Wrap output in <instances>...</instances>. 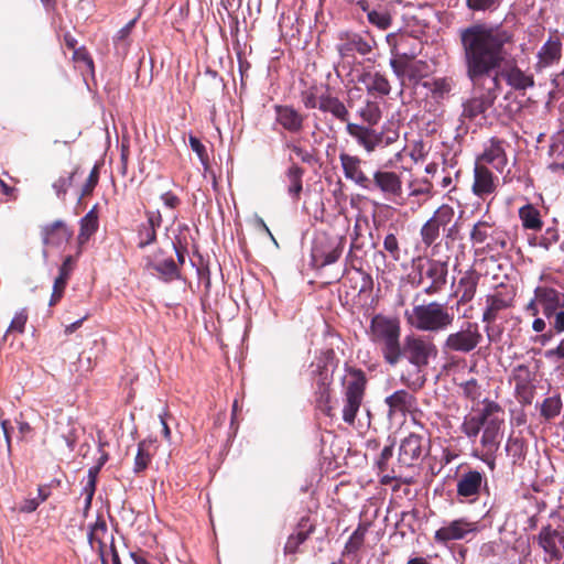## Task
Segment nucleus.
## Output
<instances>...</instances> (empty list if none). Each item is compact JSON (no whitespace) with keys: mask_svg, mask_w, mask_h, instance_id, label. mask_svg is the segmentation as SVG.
I'll use <instances>...</instances> for the list:
<instances>
[{"mask_svg":"<svg viewBox=\"0 0 564 564\" xmlns=\"http://www.w3.org/2000/svg\"><path fill=\"white\" fill-rule=\"evenodd\" d=\"M462 62L465 75L474 88L482 87L487 79L494 86L502 80L516 91H525L535 85L534 76L522 70L516 59H508L507 46L513 41L511 32L499 24L471 23L458 30Z\"/></svg>","mask_w":564,"mask_h":564,"instance_id":"1","label":"nucleus"},{"mask_svg":"<svg viewBox=\"0 0 564 564\" xmlns=\"http://www.w3.org/2000/svg\"><path fill=\"white\" fill-rule=\"evenodd\" d=\"M505 420L500 406L488 402L478 414L466 419L462 424V432L467 438L474 441L481 432L479 447L474 456L484 462L492 471L496 468L497 452L503 436Z\"/></svg>","mask_w":564,"mask_h":564,"instance_id":"2","label":"nucleus"},{"mask_svg":"<svg viewBox=\"0 0 564 564\" xmlns=\"http://www.w3.org/2000/svg\"><path fill=\"white\" fill-rule=\"evenodd\" d=\"M370 340L380 348L383 360L395 366L401 360V326L395 317L377 314L369 326Z\"/></svg>","mask_w":564,"mask_h":564,"instance_id":"3","label":"nucleus"},{"mask_svg":"<svg viewBox=\"0 0 564 564\" xmlns=\"http://www.w3.org/2000/svg\"><path fill=\"white\" fill-rule=\"evenodd\" d=\"M406 322L417 330L437 333L449 328L455 315L445 303L432 301L404 313Z\"/></svg>","mask_w":564,"mask_h":564,"instance_id":"4","label":"nucleus"},{"mask_svg":"<svg viewBox=\"0 0 564 564\" xmlns=\"http://www.w3.org/2000/svg\"><path fill=\"white\" fill-rule=\"evenodd\" d=\"M367 379L360 369L348 368L343 379L344 405L343 420L352 425L357 413L362 404Z\"/></svg>","mask_w":564,"mask_h":564,"instance_id":"5","label":"nucleus"},{"mask_svg":"<svg viewBox=\"0 0 564 564\" xmlns=\"http://www.w3.org/2000/svg\"><path fill=\"white\" fill-rule=\"evenodd\" d=\"M480 327L476 322H464L459 329L451 332L442 343V351L445 355L471 354L482 341Z\"/></svg>","mask_w":564,"mask_h":564,"instance_id":"6","label":"nucleus"},{"mask_svg":"<svg viewBox=\"0 0 564 564\" xmlns=\"http://www.w3.org/2000/svg\"><path fill=\"white\" fill-rule=\"evenodd\" d=\"M437 356V348L433 340L423 335H408L401 344V358L405 357L408 361L417 369L425 368L431 358Z\"/></svg>","mask_w":564,"mask_h":564,"instance_id":"7","label":"nucleus"},{"mask_svg":"<svg viewBox=\"0 0 564 564\" xmlns=\"http://www.w3.org/2000/svg\"><path fill=\"white\" fill-rule=\"evenodd\" d=\"M473 245H482V252H500L507 248V235L488 220L477 221L471 231Z\"/></svg>","mask_w":564,"mask_h":564,"instance_id":"8","label":"nucleus"},{"mask_svg":"<svg viewBox=\"0 0 564 564\" xmlns=\"http://www.w3.org/2000/svg\"><path fill=\"white\" fill-rule=\"evenodd\" d=\"M369 191H378L383 198L395 205H404L405 203L401 175L393 171H375L370 178Z\"/></svg>","mask_w":564,"mask_h":564,"instance_id":"9","label":"nucleus"},{"mask_svg":"<svg viewBox=\"0 0 564 564\" xmlns=\"http://www.w3.org/2000/svg\"><path fill=\"white\" fill-rule=\"evenodd\" d=\"M345 246V237L330 236L326 232L318 234L313 242L312 258L313 261L321 267L335 263Z\"/></svg>","mask_w":564,"mask_h":564,"instance_id":"10","label":"nucleus"},{"mask_svg":"<svg viewBox=\"0 0 564 564\" xmlns=\"http://www.w3.org/2000/svg\"><path fill=\"white\" fill-rule=\"evenodd\" d=\"M390 66L402 87L422 85L430 74L426 62L410 58H392Z\"/></svg>","mask_w":564,"mask_h":564,"instance_id":"11","label":"nucleus"},{"mask_svg":"<svg viewBox=\"0 0 564 564\" xmlns=\"http://www.w3.org/2000/svg\"><path fill=\"white\" fill-rule=\"evenodd\" d=\"M476 89L480 90V94L469 98L463 104V113L464 118L469 120H474L479 116H484L488 109H490L499 95V83L498 79H495L494 86L489 84L488 87H477Z\"/></svg>","mask_w":564,"mask_h":564,"instance_id":"12","label":"nucleus"},{"mask_svg":"<svg viewBox=\"0 0 564 564\" xmlns=\"http://www.w3.org/2000/svg\"><path fill=\"white\" fill-rule=\"evenodd\" d=\"M535 540L551 561L561 560L564 553V529L551 524L541 527Z\"/></svg>","mask_w":564,"mask_h":564,"instance_id":"13","label":"nucleus"},{"mask_svg":"<svg viewBox=\"0 0 564 564\" xmlns=\"http://www.w3.org/2000/svg\"><path fill=\"white\" fill-rule=\"evenodd\" d=\"M376 46V41L370 36H364L359 33H343L336 50L340 57H354L355 54L368 55Z\"/></svg>","mask_w":564,"mask_h":564,"instance_id":"14","label":"nucleus"},{"mask_svg":"<svg viewBox=\"0 0 564 564\" xmlns=\"http://www.w3.org/2000/svg\"><path fill=\"white\" fill-rule=\"evenodd\" d=\"M482 488H487V480L484 474L476 469L464 471L456 482V494L460 501L474 502Z\"/></svg>","mask_w":564,"mask_h":564,"instance_id":"15","label":"nucleus"},{"mask_svg":"<svg viewBox=\"0 0 564 564\" xmlns=\"http://www.w3.org/2000/svg\"><path fill=\"white\" fill-rule=\"evenodd\" d=\"M534 375L527 365H518L512 369L511 381L514 383V392L522 405H530L534 399Z\"/></svg>","mask_w":564,"mask_h":564,"instance_id":"16","label":"nucleus"},{"mask_svg":"<svg viewBox=\"0 0 564 564\" xmlns=\"http://www.w3.org/2000/svg\"><path fill=\"white\" fill-rule=\"evenodd\" d=\"M88 542L94 551L97 552L101 564L107 563L108 547L115 543L112 533L109 532L105 519L98 517L96 522L90 525L88 532Z\"/></svg>","mask_w":564,"mask_h":564,"instance_id":"17","label":"nucleus"},{"mask_svg":"<svg viewBox=\"0 0 564 564\" xmlns=\"http://www.w3.org/2000/svg\"><path fill=\"white\" fill-rule=\"evenodd\" d=\"M420 270V279L419 283H423V279L426 278L431 282L429 285L424 288V293L426 295H435L440 293L446 282H447V264L445 262L438 261V260H431L427 263V268L425 271H423L422 267H419Z\"/></svg>","mask_w":564,"mask_h":564,"instance_id":"18","label":"nucleus"},{"mask_svg":"<svg viewBox=\"0 0 564 564\" xmlns=\"http://www.w3.org/2000/svg\"><path fill=\"white\" fill-rule=\"evenodd\" d=\"M499 184L497 176L485 165L479 162L474 166V182L471 192L475 196L486 199L488 196L496 193Z\"/></svg>","mask_w":564,"mask_h":564,"instance_id":"19","label":"nucleus"},{"mask_svg":"<svg viewBox=\"0 0 564 564\" xmlns=\"http://www.w3.org/2000/svg\"><path fill=\"white\" fill-rule=\"evenodd\" d=\"M510 305V301L507 300L501 293L489 294L486 296L481 322L486 324L485 332L490 343L497 340L494 328L490 326V324L497 319L501 311L508 308Z\"/></svg>","mask_w":564,"mask_h":564,"instance_id":"20","label":"nucleus"},{"mask_svg":"<svg viewBox=\"0 0 564 564\" xmlns=\"http://www.w3.org/2000/svg\"><path fill=\"white\" fill-rule=\"evenodd\" d=\"M477 531V523L465 518L453 520L436 530L434 539L437 543L446 544L449 541L463 540L468 533Z\"/></svg>","mask_w":564,"mask_h":564,"instance_id":"21","label":"nucleus"},{"mask_svg":"<svg viewBox=\"0 0 564 564\" xmlns=\"http://www.w3.org/2000/svg\"><path fill=\"white\" fill-rule=\"evenodd\" d=\"M346 131L368 153L373 152L383 142L382 132H378L370 126L366 127L358 123L349 122L346 126Z\"/></svg>","mask_w":564,"mask_h":564,"instance_id":"22","label":"nucleus"},{"mask_svg":"<svg viewBox=\"0 0 564 564\" xmlns=\"http://www.w3.org/2000/svg\"><path fill=\"white\" fill-rule=\"evenodd\" d=\"M275 122L292 134L304 129L305 116L291 105H275Z\"/></svg>","mask_w":564,"mask_h":564,"instance_id":"23","label":"nucleus"},{"mask_svg":"<svg viewBox=\"0 0 564 564\" xmlns=\"http://www.w3.org/2000/svg\"><path fill=\"white\" fill-rule=\"evenodd\" d=\"M562 50L563 45L561 40L557 36H550L538 51L534 69L540 73L557 64L562 58Z\"/></svg>","mask_w":564,"mask_h":564,"instance_id":"24","label":"nucleus"},{"mask_svg":"<svg viewBox=\"0 0 564 564\" xmlns=\"http://www.w3.org/2000/svg\"><path fill=\"white\" fill-rule=\"evenodd\" d=\"M339 160L344 175L347 180L354 182L364 189H370V177H368L361 169V159L348 153H340Z\"/></svg>","mask_w":564,"mask_h":564,"instance_id":"25","label":"nucleus"},{"mask_svg":"<svg viewBox=\"0 0 564 564\" xmlns=\"http://www.w3.org/2000/svg\"><path fill=\"white\" fill-rule=\"evenodd\" d=\"M423 437L411 433L401 441L399 446L398 463L405 467H411L422 456Z\"/></svg>","mask_w":564,"mask_h":564,"instance_id":"26","label":"nucleus"},{"mask_svg":"<svg viewBox=\"0 0 564 564\" xmlns=\"http://www.w3.org/2000/svg\"><path fill=\"white\" fill-rule=\"evenodd\" d=\"M318 110L325 115H330L333 119L346 126L350 122L348 107L327 86L324 87V97H322Z\"/></svg>","mask_w":564,"mask_h":564,"instance_id":"27","label":"nucleus"},{"mask_svg":"<svg viewBox=\"0 0 564 564\" xmlns=\"http://www.w3.org/2000/svg\"><path fill=\"white\" fill-rule=\"evenodd\" d=\"M544 317L555 334H564V292L554 289Z\"/></svg>","mask_w":564,"mask_h":564,"instance_id":"28","label":"nucleus"},{"mask_svg":"<svg viewBox=\"0 0 564 564\" xmlns=\"http://www.w3.org/2000/svg\"><path fill=\"white\" fill-rule=\"evenodd\" d=\"M476 162L481 164H490L499 173H503L508 164V159L505 150V142L492 138L486 147L484 153L477 159Z\"/></svg>","mask_w":564,"mask_h":564,"instance_id":"29","label":"nucleus"},{"mask_svg":"<svg viewBox=\"0 0 564 564\" xmlns=\"http://www.w3.org/2000/svg\"><path fill=\"white\" fill-rule=\"evenodd\" d=\"M479 280L480 274L474 269H469L463 273L455 292L456 296H458V305L468 304L474 300Z\"/></svg>","mask_w":564,"mask_h":564,"instance_id":"30","label":"nucleus"},{"mask_svg":"<svg viewBox=\"0 0 564 564\" xmlns=\"http://www.w3.org/2000/svg\"><path fill=\"white\" fill-rule=\"evenodd\" d=\"M358 83L364 84L369 94L387 96L391 91L388 78L378 70L364 69L358 76Z\"/></svg>","mask_w":564,"mask_h":564,"instance_id":"31","label":"nucleus"},{"mask_svg":"<svg viewBox=\"0 0 564 564\" xmlns=\"http://www.w3.org/2000/svg\"><path fill=\"white\" fill-rule=\"evenodd\" d=\"M162 224V216L159 210L147 212V221L141 224L138 230V246L144 248L156 239V228Z\"/></svg>","mask_w":564,"mask_h":564,"instance_id":"32","label":"nucleus"},{"mask_svg":"<svg viewBox=\"0 0 564 564\" xmlns=\"http://www.w3.org/2000/svg\"><path fill=\"white\" fill-rule=\"evenodd\" d=\"M70 237L72 231L62 220H56L42 229V240L45 246L59 247L68 242Z\"/></svg>","mask_w":564,"mask_h":564,"instance_id":"33","label":"nucleus"},{"mask_svg":"<svg viewBox=\"0 0 564 564\" xmlns=\"http://www.w3.org/2000/svg\"><path fill=\"white\" fill-rule=\"evenodd\" d=\"M75 260L72 256H67L62 265L58 269V275L56 276L53 284V292L50 300V305H55L64 294V290L67 285L68 279L74 270Z\"/></svg>","mask_w":564,"mask_h":564,"instance_id":"34","label":"nucleus"},{"mask_svg":"<svg viewBox=\"0 0 564 564\" xmlns=\"http://www.w3.org/2000/svg\"><path fill=\"white\" fill-rule=\"evenodd\" d=\"M554 289L555 288L549 285H538L533 291V299L525 305V312L530 313L532 316H538L541 312L544 316L545 307H547L550 303Z\"/></svg>","mask_w":564,"mask_h":564,"instance_id":"35","label":"nucleus"},{"mask_svg":"<svg viewBox=\"0 0 564 564\" xmlns=\"http://www.w3.org/2000/svg\"><path fill=\"white\" fill-rule=\"evenodd\" d=\"M304 173V169H302L294 162H292V164L284 172V178L285 182L288 183L286 191L289 196L294 202H297L302 194Z\"/></svg>","mask_w":564,"mask_h":564,"instance_id":"36","label":"nucleus"},{"mask_svg":"<svg viewBox=\"0 0 564 564\" xmlns=\"http://www.w3.org/2000/svg\"><path fill=\"white\" fill-rule=\"evenodd\" d=\"M386 404L389 406V414L411 411L415 405V398L406 390H398L386 398Z\"/></svg>","mask_w":564,"mask_h":564,"instance_id":"37","label":"nucleus"},{"mask_svg":"<svg viewBox=\"0 0 564 564\" xmlns=\"http://www.w3.org/2000/svg\"><path fill=\"white\" fill-rule=\"evenodd\" d=\"M431 97L437 101L447 98L453 89L454 82L449 77H434L422 82Z\"/></svg>","mask_w":564,"mask_h":564,"instance_id":"38","label":"nucleus"},{"mask_svg":"<svg viewBox=\"0 0 564 564\" xmlns=\"http://www.w3.org/2000/svg\"><path fill=\"white\" fill-rule=\"evenodd\" d=\"M362 10L367 12L368 22L379 30H387L392 24V15L390 11L383 7L369 9L365 1L359 2Z\"/></svg>","mask_w":564,"mask_h":564,"instance_id":"39","label":"nucleus"},{"mask_svg":"<svg viewBox=\"0 0 564 564\" xmlns=\"http://www.w3.org/2000/svg\"><path fill=\"white\" fill-rule=\"evenodd\" d=\"M519 217L524 229L539 231L542 229L543 221L538 208L527 204L519 209Z\"/></svg>","mask_w":564,"mask_h":564,"instance_id":"40","label":"nucleus"},{"mask_svg":"<svg viewBox=\"0 0 564 564\" xmlns=\"http://www.w3.org/2000/svg\"><path fill=\"white\" fill-rule=\"evenodd\" d=\"M313 531V525L308 523L307 520H302L299 524V528L295 533L291 534L285 543L284 550L286 553L296 552L300 544H302L311 532Z\"/></svg>","mask_w":564,"mask_h":564,"instance_id":"41","label":"nucleus"},{"mask_svg":"<svg viewBox=\"0 0 564 564\" xmlns=\"http://www.w3.org/2000/svg\"><path fill=\"white\" fill-rule=\"evenodd\" d=\"M98 229V214L96 207L90 209L80 219V229L78 234V241L85 243Z\"/></svg>","mask_w":564,"mask_h":564,"instance_id":"42","label":"nucleus"},{"mask_svg":"<svg viewBox=\"0 0 564 564\" xmlns=\"http://www.w3.org/2000/svg\"><path fill=\"white\" fill-rule=\"evenodd\" d=\"M357 113L370 127L378 124L381 120V109L375 100H366Z\"/></svg>","mask_w":564,"mask_h":564,"instance_id":"43","label":"nucleus"},{"mask_svg":"<svg viewBox=\"0 0 564 564\" xmlns=\"http://www.w3.org/2000/svg\"><path fill=\"white\" fill-rule=\"evenodd\" d=\"M300 97L306 109H319L322 97H324V88L311 86L302 90Z\"/></svg>","mask_w":564,"mask_h":564,"instance_id":"44","label":"nucleus"},{"mask_svg":"<svg viewBox=\"0 0 564 564\" xmlns=\"http://www.w3.org/2000/svg\"><path fill=\"white\" fill-rule=\"evenodd\" d=\"M563 403L560 394L546 398L541 404L540 414L545 420L554 419L560 415Z\"/></svg>","mask_w":564,"mask_h":564,"instance_id":"45","label":"nucleus"},{"mask_svg":"<svg viewBox=\"0 0 564 564\" xmlns=\"http://www.w3.org/2000/svg\"><path fill=\"white\" fill-rule=\"evenodd\" d=\"M150 267L166 280H172L178 276L177 265L172 258L162 262H151Z\"/></svg>","mask_w":564,"mask_h":564,"instance_id":"46","label":"nucleus"},{"mask_svg":"<svg viewBox=\"0 0 564 564\" xmlns=\"http://www.w3.org/2000/svg\"><path fill=\"white\" fill-rule=\"evenodd\" d=\"M420 235L424 246L431 247L440 237V227L432 219H429L422 226Z\"/></svg>","mask_w":564,"mask_h":564,"instance_id":"47","label":"nucleus"},{"mask_svg":"<svg viewBox=\"0 0 564 564\" xmlns=\"http://www.w3.org/2000/svg\"><path fill=\"white\" fill-rule=\"evenodd\" d=\"M506 452L517 463L524 457V442L520 437L510 436L506 443Z\"/></svg>","mask_w":564,"mask_h":564,"instance_id":"48","label":"nucleus"},{"mask_svg":"<svg viewBox=\"0 0 564 564\" xmlns=\"http://www.w3.org/2000/svg\"><path fill=\"white\" fill-rule=\"evenodd\" d=\"M455 215L454 208L447 204L440 206L430 218L432 219L440 228L447 226Z\"/></svg>","mask_w":564,"mask_h":564,"instance_id":"49","label":"nucleus"},{"mask_svg":"<svg viewBox=\"0 0 564 564\" xmlns=\"http://www.w3.org/2000/svg\"><path fill=\"white\" fill-rule=\"evenodd\" d=\"M502 0H466V7L470 11H494Z\"/></svg>","mask_w":564,"mask_h":564,"instance_id":"50","label":"nucleus"},{"mask_svg":"<svg viewBox=\"0 0 564 564\" xmlns=\"http://www.w3.org/2000/svg\"><path fill=\"white\" fill-rule=\"evenodd\" d=\"M285 147L290 149L293 153H295L303 163L313 164L316 162L314 153L304 149L297 142H286Z\"/></svg>","mask_w":564,"mask_h":564,"instance_id":"51","label":"nucleus"},{"mask_svg":"<svg viewBox=\"0 0 564 564\" xmlns=\"http://www.w3.org/2000/svg\"><path fill=\"white\" fill-rule=\"evenodd\" d=\"M315 401H316L318 408L324 413H326L327 415H330L332 406L329 405V403H330L329 388H316Z\"/></svg>","mask_w":564,"mask_h":564,"instance_id":"52","label":"nucleus"},{"mask_svg":"<svg viewBox=\"0 0 564 564\" xmlns=\"http://www.w3.org/2000/svg\"><path fill=\"white\" fill-rule=\"evenodd\" d=\"M460 389L463 390V394L471 401L479 399L481 395L480 386L476 379H469L460 383Z\"/></svg>","mask_w":564,"mask_h":564,"instance_id":"53","label":"nucleus"},{"mask_svg":"<svg viewBox=\"0 0 564 564\" xmlns=\"http://www.w3.org/2000/svg\"><path fill=\"white\" fill-rule=\"evenodd\" d=\"M150 462V455L145 452V443L141 442L138 446V452L134 458V471L140 473L144 470Z\"/></svg>","mask_w":564,"mask_h":564,"instance_id":"54","label":"nucleus"},{"mask_svg":"<svg viewBox=\"0 0 564 564\" xmlns=\"http://www.w3.org/2000/svg\"><path fill=\"white\" fill-rule=\"evenodd\" d=\"M26 321H28V313L25 310H21L12 318V321L7 329V334L13 333V332L22 334L24 332Z\"/></svg>","mask_w":564,"mask_h":564,"instance_id":"55","label":"nucleus"},{"mask_svg":"<svg viewBox=\"0 0 564 564\" xmlns=\"http://www.w3.org/2000/svg\"><path fill=\"white\" fill-rule=\"evenodd\" d=\"M365 540V530L358 528L349 538L345 545V551L347 553H355L357 552L360 546L362 545Z\"/></svg>","mask_w":564,"mask_h":564,"instance_id":"56","label":"nucleus"},{"mask_svg":"<svg viewBox=\"0 0 564 564\" xmlns=\"http://www.w3.org/2000/svg\"><path fill=\"white\" fill-rule=\"evenodd\" d=\"M75 171L69 173L67 176H59L54 183L53 188L58 197H64L67 193V189L70 187L73 183V177L75 175Z\"/></svg>","mask_w":564,"mask_h":564,"instance_id":"57","label":"nucleus"},{"mask_svg":"<svg viewBox=\"0 0 564 564\" xmlns=\"http://www.w3.org/2000/svg\"><path fill=\"white\" fill-rule=\"evenodd\" d=\"M383 248L387 252L390 253L393 260L398 261L400 259L399 241L394 234H388L384 237Z\"/></svg>","mask_w":564,"mask_h":564,"instance_id":"58","label":"nucleus"},{"mask_svg":"<svg viewBox=\"0 0 564 564\" xmlns=\"http://www.w3.org/2000/svg\"><path fill=\"white\" fill-rule=\"evenodd\" d=\"M189 145L192 150L197 154L199 161L204 166L208 165V155L205 145L200 142V140L194 135H189Z\"/></svg>","mask_w":564,"mask_h":564,"instance_id":"59","label":"nucleus"},{"mask_svg":"<svg viewBox=\"0 0 564 564\" xmlns=\"http://www.w3.org/2000/svg\"><path fill=\"white\" fill-rule=\"evenodd\" d=\"M558 232L557 229L551 227L547 228L539 239V246L544 248L545 250H550L554 243L558 241Z\"/></svg>","mask_w":564,"mask_h":564,"instance_id":"60","label":"nucleus"},{"mask_svg":"<svg viewBox=\"0 0 564 564\" xmlns=\"http://www.w3.org/2000/svg\"><path fill=\"white\" fill-rule=\"evenodd\" d=\"M134 24H135V19H132L123 28H121L118 31V33L115 37L116 45H118V46L122 45L123 48H127V46H128L127 39L129 37Z\"/></svg>","mask_w":564,"mask_h":564,"instance_id":"61","label":"nucleus"},{"mask_svg":"<svg viewBox=\"0 0 564 564\" xmlns=\"http://www.w3.org/2000/svg\"><path fill=\"white\" fill-rule=\"evenodd\" d=\"M393 456V445L384 446L377 460V466L380 473H384L388 469V463Z\"/></svg>","mask_w":564,"mask_h":564,"instance_id":"62","label":"nucleus"},{"mask_svg":"<svg viewBox=\"0 0 564 564\" xmlns=\"http://www.w3.org/2000/svg\"><path fill=\"white\" fill-rule=\"evenodd\" d=\"M98 178H99L98 167H97V166H95V167L91 170V172H90V174H89V176H88V178H87L86 183L84 184V186H83V188H82V195H80V197L86 196V195H89V194L93 192V189L95 188V186H96V185H97V183H98Z\"/></svg>","mask_w":564,"mask_h":564,"instance_id":"63","label":"nucleus"},{"mask_svg":"<svg viewBox=\"0 0 564 564\" xmlns=\"http://www.w3.org/2000/svg\"><path fill=\"white\" fill-rule=\"evenodd\" d=\"M545 357L547 359L564 360V337L560 340L555 348L545 351Z\"/></svg>","mask_w":564,"mask_h":564,"instance_id":"64","label":"nucleus"}]
</instances>
